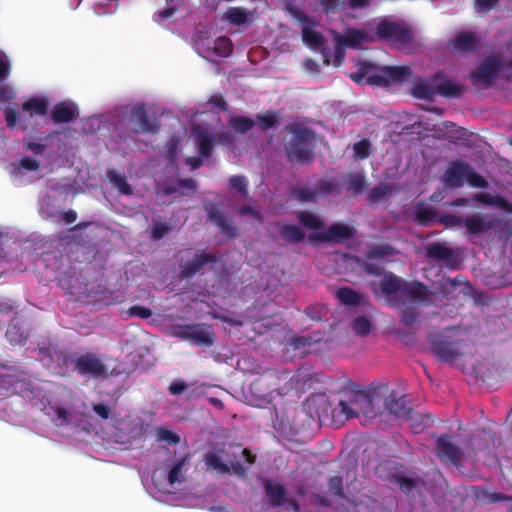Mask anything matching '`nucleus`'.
<instances>
[{
  "label": "nucleus",
  "mask_w": 512,
  "mask_h": 512,
  "mask_svg": "<svg viewBox=\"0 0 512 512\" xmlns=\"http://www.w3.org/2000/svg\"><path fill=\"white\" fill-rule=\"evenodd\" d=\"M425 256L428 259L445 261L449 269H457L459 266L457 259L454 257L453 249L440 242L428 244L425 248Z\"/></svg>",
  "instance_id": "obj_17"
},
{
  "label": "nucleus",
  "mask_w": 512,
  "mask_h": 512,
  "mask_svg": "<svg viewBox=\"0 0 512 512\" xmlns=\"http://www.w3.org/2000/svg\"><path fill=\"white\" fill-rule=\"evenodd\" d=\"M226 20L234 25H243L248 18V12L242 7H232L225 14Z\"/></svg>",
  "instance_id": "obj_40"
},
{
  "label": "nucleus",
  "mask_w": 512,
  "mask_h": 512,
  "mask_svg": "<svg viewBox=\"0 0 512 512\" xmlns=\"http://www.w3.org/2000/svg\"><path fill=\"white\" fill-rule=\"evenodd\" d=\"M318 2L326 15L334 14L338 10L346 8V0H318Z\"/></svg>",
  "instance_id": "obj_48"
},
{
  "label": "nucleus",
  "mask_w": 512,
  "mask_h": 512,
  "mask_svg": "<svg viewBox=\"0 0 512 512\" xmlns=\"http://www.w3.org/2000/svg\"><path fill=\"white\" fill-rule=\"evenodd\" d=\"M357 408H361L366 416L375 415L372 400L368 397H364L361 404H359L356 400H340L338 403V408H336L337 422L358 417L359 413Z\"/></svg>",
  "instance_id": "obj_11"
},
{
  "label": "nucleus",
  "mask_w": 512,
  "mask_h": 512,
  "mask_svg": "<svg viewBox=\"0 0 512 512\" xmlns=\"http://www.w3.org/2000/svg\"><path fill=\"white\" fill-rule=\"evenodd\" d=\"M469 163L458 160L450 163L443 174V181L449 187L460 188L466 181Z\"/></svg>",
  "instance_id": "obj_18"
},
{
  "label": "nucleus",
  "mask_w": 512,
  "mask_h": 512,
  "mask_svg": "<svg viewBox=\"0 0 512 512\" xmlns=\"http://www.w3.org/2000/svg\"><path fill=\"white\" fill-rule=\"evenodd\" d=\"M283 377L288 378L287 386L279 388V394L288 393L291 390L296 392H306L312 386V375L308 369L300 368L290 376L288 371L282 373Z\"/></svg>",
  "instance_id": "obj_13"
},
{
  "label": "nucleus",
  "mask_w": 512,
  "mask_h": 512,
  "mask_svg": "<svg viewBox=\"0 0 512 512\" xmlns=\"http://www.w3.org/2000/svg\"><path fill=\"white\" fill-rule=\"evenodd\" d=\"M131 122L136 125L135 130L139 133H157L160 130L159 122L149 118L145 104H136L132 107Z\"/></svg>",
  "instance_id": "obj_14"
},
{
  "label": "nucleus",
  "mask_w": 512,
  "mask_h": 512,
  "mask_svg": "<svg viewBox=\"0 0 512 512\" xmlns=\"http://www.w3.org/2000/svg\"><path fill=\"white\" fill-rule=\"evenodd\" d=\"M107 178L123 195H131L133 190L127 182L125 175L118 174L115 170L107 171Z\"/></svg>",
  "instance_id": "obj_36"
},
{
  "label": "nucleus",
  "mask_w": 512,
  "mask_h": 512,
  "mask_svg": "<svg viewBox=\"0 0 512 512\" xmlns=\"http://www.w3.org/2000/svg\"><path fill=\"white\" fill-rule=\"evenodd\" d=\"M350 332L359 337H366L372 331V322H349Z\"/></svg>",
  "instance_id": "obj_51"
},
{
  "label": "nucleus",
  "mask_w": 512,
  "mask_h": 512,
  "mask_svg": "<svg viewBox=\"0 0 512 512\" xmlns=\"http://www.w3.org/2000/svg\"><path fill=\"white\" fill-rule=\"evenodd\" d=\"M366 186L365 176L361 173H352L348 176L347 191L353 194L361 193Z\"/></svg>",
  "instance_id": "obj_45"
},
{
  "label": "nucleus",
  "mask_w": 512,
  "mask_h": 512,
  "mask_svg": "<svg viewBox=\"0 0 512 512\" xmlns=\"http://www.w3.org/2000/svg\"><path fill=\"white\" fill-rule=\"evenodd\" d=\"M214 51L220 57H228L233 51V46L228 37H218L214 41Z\"/></svg>",
  "instance_id": "obj_47"
},
{
  "label": "nucleus",
  "mask_w": 512,
  "mask_h": 512,
  "mask_svg": "<svg viewBox=\"0 0 512 512\" xmlns=\"http://www.w3.org/2000/svg\"><path fill=\"white\" fill-rule=\"evenodd\" d=\"M479 44L477 33L472 31L459 32L452 40L453 47L464 53L477 50Z\"/></svg>",
  "instance_id": "obj_26"
},
{
  "label": "nucleus",
  "mask_w": 512,
  "mask_h": 512,
  "mask_svg": "<svg viewBox=\"0 0 512 512\" xmlns=\"http://www.w3.org/2000/svg\"><path fill=\"white\" fill-rule=\"evenodd\" d=\"M329 487L335 495L341 496L343 494V481L341 476H333L329 479Z\"/></svg>",
  "instance_id": "obj_62"
},
{
  "label": "nucleus",
  "mask_w": 512,
  "mask_h": 512,
  "mask_svg": "<svg viewBox=\"0 0 512 512\" xmlns=\"http://www.w3.org/2000/svg\"><path fill=\"white\" fill-rule=\"evenodd\" d=\"M336 190L339 192L337 184L334 183L333 181L326 179L318 180L315 185V191L317 192V196L329 195L335 192Z\"/></svg>",
  "instance_id": "obj_52"
},
{
  "label": "nucleus",
  "mask_w": 512,
  "mask_h": 512,
  "mask_svg": "<svg viewBox=\"0 0 512 512\" xmlns=\"http://www.w3.org/2000/svg\"><path fill=\"white\" fill-rule=\"evenodd\" d=\"M170 231V226L167 223L157 222L154 224L151 232L153 240L162 239Z\"/></svg>",
  "instance_id": "obj_57"
},
{
  "label": "nucleus",
  "mask_w": 512,
  "mask_h": 512,
  "mask_svg": "<svg viewBox=\"0 0 512 512\" xmlns=\"http://www.w3.org/2000/svg\"><path fill=\"white\" fill-rule=\"evenodd\" d=\"M5 121L8 128H13L18 122V113L13 108L4 109Z\"/></svg>",
  "instance_id": "obj_61"
},
{
  "label": "nucleus",
  "mask_w": 512,
  "mask_h": 512,
  "mask_svg": "<svg viewBox=\"0 0 512 512\" xmlns=\"http://www.w3.org/2000/svg\"><path fill=\"white\" fill-rule=\"evenodd\" d=\"M285 131L292 138L285 145L287 158L300 164H309L314 161V144L316 133L301 123H291L285 126Z\"/></svg>",
  "instance_id": "obj_2"
},
{
  "label": "nucleus",
  "mask_w": 512,
  "mask_h": 512,
  "mask_svg": "<svg viewBox=\"0 0 512 512\" xmlns=\"http://www.w3.org/2000/svg\"><path fill=\"white\" fill-rule=\"evenodd\" d=\"M206 469L208 471H216L218 474L225 475L230 472V467L224 463L220 456L215 452H207L203 456Z\"/></svg>",
  "instance_id": "obj_33"
},
{
  "label": "nucleus",
  "mask_w": 512,
  "mask_h": 512,
  "mask_svg": "<svg viewBox=\"0 0 512 512\" xmlns=\"http://www.w3.org/2000/svg\"><path fill=\"white\" fill-rule=\"evenodd\" d=\"M437 457L441 462L451 463L458 466L463 458L462 449L452 441L448 434L438 437L435 447Z\"/></svg>",
  "instance_id": "obj_10"
},
{
  "label": "nucleus",
  "mask_w": 512,
  "mask_h": 512,
  "mask_svg": "<svg viewBox=\"0 0 512 512\" xmlns=\"http://www.w3.org/2000/svg\"><path fill=\"white\" fill-rule=\"evenodd\" d=\"M431 82L435 83L436 95L445 98H460L462 95V86L446 77L442 72H437L431 77Z\"/></svg>",
  "instance_id": "obj_16"
},
{
  "label": "nucleus",
  "mask_w": 512,
  "mask_h": 512,
  "mask_svg": "<svg viewBox=\"0 0 512 512\" xmlns=\"http://www.w3.org/2000/svg\"><path fill=\"white\" fill-rule=\"evenodd\" d=\"M170 334L203 348L213 346L216 340L213 327L207 322H191L186 325L172 326Z\"/></svg>",
  "instance_id": "obj_4"
},
{
  "label": "nucleus",
  "mask_w": 512,
  "mask_h": 512,
  "mask_svg": "<svg viewBox=\"0 0 512 512\" xmlns=\"http://www.w3.org/2000/svg\"><path fill=\"white\" fill-rule=\"evenodd\" d=\"M464 281L465 277L462 275H458L455 278L444 277L440 282V287L443 293H447L448 289L460 286Z\"/></svg>",
  "instance_id": "obj_56"
},
{
  "label": "nucleus",
  "mask_w": 512,
  "mask_h": 512,
  "mask_svg": "<svg viewBox=\"0 0 512 512\" xmlns=\"http://www.w3.org/2000/svg\"><path fill=\"white\" fill-rule=\"evenodd\" d=\"M229 124L236 132L245 134L254 127L255 122L248 116L237 115L229 119Z\"/></svg>",
  "instance_id": "obj_38"
},
{
  "label": "nucleus",
  "mask_w": 512,
  "mask_h": 512,
  "mask_svg": "<svg viewBox=\"0 0 512 512\" xmlns=\"http://www.w3.org/2000/svg\"><path fill=\"white\" fill-rule=\"evenodd\" d=\"M439 221L446 226H460L464 224V218L453 214H444Z\"/></svg>",
  "instance_id": "obj_60"
},
{
  "label": "nucleus",
  "mask_w": 512,
  "mask_h": 512,
  "mask_svg": "<svg viewBox=\"0 0 512 512\" xmlns=\"http://www.w3.org/2000/svg\"><path fill=\"white\" fill-rule=\"evenodd\" d=\"M191 133L195 137V144L198 148L199 155L202 158L211 157L215 146L214 135L200 125L194 126Z\"/></svg>",
  "instance_id": "obj_20"
},
{
  "label": "nucleus",
  "mask_w": 512,
  "mask_h": 512,
  "mask_svg": "<svg viewBox=\"0 0 512 512\" xmlns=\"http://www.w3.org/2000/svg\"><path fill=\"white\" fill-rule=\"evenodd\" d=\"M436 293L420 281H412L404 284L403 297L408 301L420 305L430 306L434 303Z\"/></svg>",
  "instance_id": "obj_9"
},
{
  "label": "nucleus",
  "mask_w": 512,
  "mask_h": 512,
  "mask_svg": "<svg viewBox=\"0 0 512 512\" xmlns=\"http://www.w3.org/2000/svg\"><path fill=\"white\" fill-rule=\"evenodd\" d=\"M328 337L321 331H314L304 335H292L287 343L295 350H300L320 342H327Z\"/></svg>",
  "instance_id": "obj_24"
},
{
  "label": "nucleus",
  "mask_w": 512,
  "mask_h": 512,
  "mask_svg": "<svg viewBox=\"0 0 512 512\" xmlns=\"http://www.w3.org/2000/svg\"><path fill=\"white\" fill-rule=\"evenodd\" d=\"M217 261V257L212 253H197L191 260L181 265L180 275L183 279L191 278L201 271L205 265L216 263Z\"/></svg>",
  "instance_id": "obj_19"
},
{
  "label": "nucleus",
  "mask_w": 512,
  "mask_h": 512,
  "mask_svg": "<svg viewBox=\"0 0 512 512\" xmlns=\"http://www.w3.org/2000/svg\"><path fill=\"white\" fill-rule=\"evenodd\" d=\"M22 109L25 112H30L31 116L33 113L44 116L48 111V100L44 98H31L23 103Z\"/></svg>",
  "instance_id": "obj_35"
},
{
  "label": "nucleus",
  "mask_w": 512,
  "mask_h": 512,
  "mask_svg": "<svg viewBox=\"0 0 512 512\" xmlns=\"http://www.w3.org/2000/svg\"><path fill=\"white\" fill-rule=\"evenodd\" d=\"M126 313L129 317H139L141 319H148L152 315L149 308L138 305L130 307Z\"/></svg>",
  "instance_id": "obj_58"
},
{
  "label": "nucleus",
  "mask_w": 512,
  "mask_h": 512,
  "mask_svg": "<svg viewBox=\"0 0 512 512\" xmlns=\"http://www.w3.org/2000/svg\"><path fill=\"white\" fill-rule=\"evenodd\" d=\"M492 325L494 335L491 340L493 342H504L512 336V322H508V325L505 322H492Z\"/></svg>",
  "instance_id": "obj_37"
},
{
  "label": "nucleus",
  "mask_w": 512,
  "mask_h": 512,
  "mask_svg": "<svg viewBox=\"0 0 512 512\" xmlns=\"http://www.w3.org/2000/svg\"><path fill=\"white\" fill-rule=\"evenodd\" d=\"M334 39V59L335 64L340 65L344 61L345 58V45L341 44L339 39L336 36H333Z\"/></svg>",
  "instance_id": "obj_59"
},
{
  "label": "nucleus",
  "mask_w": 512,
  "mask_h": 512,
  "mask_svg": "<svg viewBox=\"0 0 512 512\" xmlns=\"http://www.w3.org/2000/svg\"><path fill=\"white\" fill-rule=\"evenodd\" d=\"M336 298L344 305L355 307L363 304L365 298L350 287H341L336 291Z\"/></svg>",
  "instance_id": "obj_31"
},
{
  "label": "nucleus",
  "mask_w": 512,
  "mask_h": 512,
  "mask_svg": "<svg viewBox=\"0 0 512 512\" xmlns=\"http://www.w3.org/2000/svg\"><path fill=\"white\" fill-rule=\"evenodd\" d=\"M405 283H407V281L402 280L393 273H389L380 281V290L387 298H390L396 293H399L403 297Z\"/></svg>",
  "instance_id": "obj_28"
},
{
  "label": "nucleus",
  "mask_w": 512,
  "mask_h": 512,
  "mask_svg": "<svg viewBox=\"0 0 512 512\" xmlns=\"http://www.w3.org/2000/svg\"><path fill=\"white\" fill-rule=\"evenodd\" d=\"M392 193L391 186L387 183H381L377 186H374L368 195V200L370 203H377L385 198H387Z\"/></svg>",
  "instance_id": "obj_44"
},
{
  "label": "nucleus",
  "mask_w": 512,
  "mask_h": 512,
  "mask_svg": "<svg viewBox=\"0 0 512 512\" xmlns=\"http://www.w3.org/2000/svg\"><path fill=\"white\" fill-rule=\"evenodd\" d=\"M206 213L208 219L219 228L221 233L232 239L237 237L238 229L231 225L224 212L217 208L216 205L211 204L207 207Z\"/></svg>",
  "instance_id": "obj_21"
},
{
  "label": "nucleus",
  "mask_w": 512,
  "mask_h": 512,
  "mask_svg": "<svg viewBox=\"0 0 512 512\" xmlns=\"http://www.w3.org/2000/svg\"><path fill=\"white\" fill-rule=\"evenodd\" d=\"M412 75L408 66H381L375 68L370 63H362L356 73L351 74V79L360 83L364 76L366 83L371 86L387 87L391 84L403 83Z\"/></svg>",
  "instance_id": "obj_3"
},
{
  "label": "nucleus",
  "mask_w": 512,
  "mask_h": 512,
  "mask_svg": "<svg viewBox=\"0 0 512 512\" xmlns=\"http://www.w3.org/2000/svg\"><path fill=\"white\" fill-rule=\"evenodd\" d=\"M156 436L158 441H165L169 444H178L180 442L179 435L165 427L157 428Z\"/></svg>",
  "instance_id": "obj_53"
},
{
  "label": "nucleus",
  "mask_w": 512,
  "mask_h": 512,
  "mask_svg": "<svg viewBox=\"0 0 512 512\" xmlns=\"http://www.w3.org/2000/svg\"><path fill=\"white\" fill-rule=\"evenodd\" d=\"M291 196L301 202H314L317 198V192L308 187L297 186L291 190Z\"/></svg>",
  "instance_id": "obj_46"
},
{
  "label": "nucleus",
  "mask_w": 512,
  "mask_h": 512,
  "mask_svg": "<svg viewBox=\"0 0 512 512\" xmlns=\"http://www.w3.org/2000/svg\"><path fill=\"white\" fill-rule=\"evenodd\" d=\"M393 252L392 246L388 244L372 246L368 250L367 257L369 259L383 258L385 256L391 255Z\"/></svg>",
  "instance_id": "obj_54"
},
{
  "label": "nucleus",
  "mask_w": 512,
  "mask_h": 512,
  "mask_svg": "<svg viewBox=\"0 0 512 512\" xmlns=\"http://www.w3.org/2000/svg\"><path fill=\"white\" fill-rule=\"evenodd\" d=\"M494 219H488L481 213H475L464 218L467 231L473 236H479L488 232L497 225Z\"/></svg>",
  "instance_id": "obj_22"
},
{
  "label": "nucleus",
  "mask_w": 512,
  "mask_h": 512,
  "mask_svg": "<svg viewBox=\"0 0 512 512\" xmlns=\"http://www.w3.org/2000/svg\"><path fill=\"white\" fill-rule=\"evenodd\" d=\"M402 325L397 329H387L386 333L394 337L397 341L406 346H412L416 343V327L417 322H401Z\"/></svg>",
  "instance_id": "obj_25"
},
{
  "label": "nucleus",
  "mask_w": 512,
  "mask_h": 512,
  "mask_svg": "<svg viewBox=\"0 0 512 512\" xmlns=\"http://www.w3.org/2000/svg\"><path fill=\"white\" fill-rule=\"evenodd\" d=\"M280 236L289 243L302 242L305 239L304 231L293 224H284L280 228Z\"/></svg>",
  "instance_id": "obj_34"
},
{
  "label": "nucleus",
  "mask_w": 512,
  "mask_h": 512,
  "mask_svg": "<svg viewBox=\"0 0 512 512\" xmlns=\"http://www.w3.org/2000/svg\"><path fill=\"white\" fill-rule=\"evenodd\" d=\"M432 353L443 362H450L466 354L469 348V332L461 325L448 327L427 335Z\"/></svg>",
  "instance_id": "obj_1"
},
{
  "label": "nucleus",
  "mask_w": 512,
  "mask_h": 512,
  "mask_svg": "<svg viewBox=\"0 0 512 512\" xmlns=\"http://www.w3.org/2000/svg\"><path fill=\"white\" fill-rule=\"evenodd\" d=\"M189 460L190 455L187 454L173 465V467L168 472L167 476V480L170 485H174L176 482L180 481V478L182 477L183 468L185 465L189 463Z\"/></svg>",
  "instance_id": "obj_42"
},
{
  "label": "nucleus",
  "mask_w": 512,
  "mask_h": 512,
  "mask_svg": "<svg viewBox=\"0 0 512 512\" xmlns=\"http://www.w3.org/2000/svg\"><path fill=\"white\" fill-rule=\"evenodd\" d=\"M297 218H298L299 222L307 228L318 230V229H322L324 226L321 219H319L317 216H315L314 214H312L311 212H308V211L297 212Z\"/></svg>",
  "instance_id": "obj_41"
},
{
  "label": "nucleus",
  "mask_w": 512,
  "mask_h": 512,
  "mask_svg": "<svg viewBox=\"0 0 512 512\" xmlns=\"http://www.w3.org/2000/svg\"><path fill=\"white\" fill-rule=\"evenodd\" d=\"M305 409L311 417H316L321 425H334L337 423L336 408L324 394H314L304 403Z\"/></svg>",
  "instance_id": "obj_7"
},
{
  "label": "nucleus",
  "mask_w": 512,
  "mask_h": 512,
  "mask_svg": "<svg viewBox=\"0 0 512 512\" xmlns=\"http://www.w3.org/2000/svg\"><path fill=\"white\" fill-rule=\"evenodd\" d=\"M414 219L418 224L427 226L435 221L436 213L429 207L418 206L415 211Z\"/></svg>",
  "instance_id": "obj_43"
},
{
  "label": "nucleus",
  "mask_w": 512,
  "mask_h": 512,
  "mask_svg": "<svg viewBox=\"0 0 512 512\" xmlns=\"http://www.w3.org/2000/svg\"><path fill=\"white\" fill-rule=\"evenodd\" d=\"M502 67L503 62L500 57L490 56L471 73V79L474 82L482 81L490 84Z\"/></svg>",
  "instance_id": "obj_15"
},
{
  "label": "nucleus",
  "mask_w": 512,
  "mask_h": 512,
  "mask_svg": "<svg viewBox=\"0 0 512 512\" xmlns=\"http://www.w3.org/2000/svg\"><path fill=\"white\" fill-rule=\"evenodd\" d=\"M397 483L404 493H410L416 486L414 480L408 477H399Z\"/></svg>",
  "instance_id": "obj_63"
},
{
  "label": "nucleus",
  "mask_w": 512,
  "mask_h": 512,
  "mask_svg": "<svg viewBox=\"0 0 512 512\" xmlns=\"http://www.w3.org/2000/svg\"><path fill=\"white\" fill-rule=\"evenodd\" d=\"M466 182L473 188H487L488 182L487 180L478 174L469 164V170L466 174Z\"/></svg>",
  "instance_id": "obj_49"
},
{
  "label": "nucleus",
  "mask_w": 512,
  "mask_h": 512,
  "mask_svg": "<svg viewBox=\"0 0 512 512\" xmlns=\"http://www.w3.org/2000/svg\"><path fill=\"white\" fill-rule=\"evenodd\" d=\"M371 143L368 139H362L353 145L354 157L356 159H366L370 155Z\"/></svg>",
  "instance_id": "obj_50"
},
{
  "label": "nucleus",
  "mask_w": 512,
  "mask_h": 512,
  "mask_svg": "<svg viewBox=\"0 0 512 512\" xmlns=\"http://www.w3.org/2000/svg\"><path fill=\"white\" fill-rule=\"evenodd\" d=\"M279 118L280 116L277 111L267 110L264 114H258L256 116V121L264 131H267L278 124Z\"/></svg>",
  "instance_id": "obj_39"
},
{
  "label": "nucleus",
  "mask_w": 512,
  "mask_h": 512,
  "mask_svg": "<svg viewBox=\"0 0 512 512\" xmlns=\"http://www.w3.org/2000/svg\"><path fill=\"white\" fill-rule=\"evenodd\" d=\"M20 165L22 168L29 171H36L40 167V163L33 157L25 156L21 159Z\"/></svg>",
  "instance_id": "obj_64"
},
{
  "label": "nucleus",
  "mask_w": 512,
  "mask_h": 512,
  "mask_svg": "<svg viewBox=\"0 0 512 512\" xmlns=\"http://www.w3.org/2000/svg\"><path fill=\"white\" fill-rule=\"evenodd\" d=\"M77 117L78 111L76 107L66 103L56 104L51 114V120L55 124L69 123L77 119Z\"/></svg>",
  "instance_id": "obj_29"
},
{
  "label": "nucleus",
  "mask_w": 512,
  "mask_h": 512,
  "mask_svg": "<svg viewBox=\"0 0 512 512\" xmlns=\"http://www.w3.org/2000/svg\"><path fill=\"white\" fill-rule=\"evenodd\" d=\"M287 10L289 14L301 24L303 42L312 49H321L324 62L326 64H330L329 51L325 47V38L323 34L312 29V26L316 25L315 21L305 12L297 9L294 6H289Z\"/></svg>",
  "instance_id": "obj_5"
},
{
  "label": "nucleus",
  "mask_w": 512,
  "mask_h": 512,
  "mask_svg": "<svg viewBox=\"0 0 512 512\" xmlns=\"http://www.w3.org/2000/svg\"><path fill=\"white\" fill-rule=\"evenodd\" d=\"M376 34L379 39L388 41L398 49L410 44L414 39L413 31L409 26L386 19L378 23Z\"/></svg>",
  "instance_id": "obj_6"
},
{
  "label": "nucleus",
  "mask_w": 512,
  "mask_h": 512,
  "mask_svg": "<svg viewBox=\"0 0 512 512\" xmlns=\"http://www.w3.org/2000/svg\"><path fill=\"white\" fill-rule=\"evenodd\" d=\"M385 407L389 413L398 418L412 419L414 411L406 403L405 397H398L396 393H391L386 399Z\"/></svg>",
  "instance_id": "obj_23"
},
{
  "label": "nucleus",
  "mask_w": 512,
  "mask_h": 512,
  "mask_svg": "<svg viewBox=\"0 0 512 512\" xmlns=\"http://www.w3.org/2000/svg\"><path fill=\"white\" fill-rule=\"evenodd\" d=\"M265 494L273 507H281L286 502V489L280 483H273L271 480L264 481Z\"/></svg>",
  "instance_id": "obj_27"
},
{
  "label": "nucleus",
  "mask_w": 512,
  "mask_h": 512,
  "mask_svg": "<svg viewBox=\"0 0 512 512\" xmlns=\"http://www.w3.org/2000/svg\"><path fill=\"white\" fill-rule=\"evenodd\" d=\"M333 36H336L341 44L350 48H359L362 42L366 39L367 35L365 32L355 28H348L344 34H340L337 31L331 30Z\"/></svg>",
  "instance_id": "obj_30"
},
{
  "label": "nucleus",
  "mask_w": 512,
  "mask_h": 512,
  "mask_svg": "<svg viewBox=\"0 0 512 512\" xmlns=\"http://www.w3.org/2000/svg\"><path fill=\"white\" fill-rule=\"evenodd\" d=\"M412 95L417 99L432 101L436 96L435 83L431 82V78L428 81L421 79L413 85Z\"/></svg>",
  "instance_id": "obj_32"
},
{
  "label": "nucleus",
  "mask_w": 512,
  "mask_h": 512,
  "mask_svg": "<svg viewBox=\"0 0 512 512\" xmlns=\"http://www.w3.org/2000/svg\"><path fill=\"white\" fill-rule=\"evenodd\" d=\"M230 187L242 195L247 194V180L242 175H234L229 179Z\"/></svg>",
  "instance_id": "obj_55"
},
{
  "label": "nucleus",
  "mask_w": 512,
  "mask_h": 512,
  "mask_svg": "<svg viewBox=\"0 0 512 512\" xmlns=\"http://www.w3.org/2000/svg\"><path fill=\"white\" fill-rule=\"evenodd\" d=\"M73 369L82 376L103 377L107 375V367L102 360L93 353L72 356Z\"/></svg>",
  "instance_id": "obj_8"
},
{
  "label": "nucleus",
  "mask_w": 512,
  "mask_h": 512,
  "mask_svg": "<svg viewBox=\"0 0 512 512\" xmlns=\"http://www.w3.org/2000/svg\"><path fill=\"white\" fill-rule=\"evenodd\" d=\"M354 235V231L348 225L342 223H334L329 226L325 232L312 233L309 236L310 242H325V243H342Z\"/></svg>",
  "instance_id": "obj_12"
}]
</instances>
